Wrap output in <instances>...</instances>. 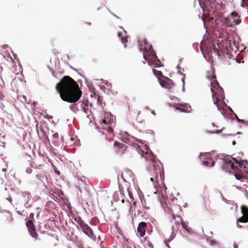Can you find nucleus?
<instances>
[{
	"label": "nucleus",
	"instance_id": "obj_1",
	"mask_svg": "<svg viewBox=\"0 0 248 248\" xmlns=\"http://www.w3.org/2000/svg\"><path fill=\"white\" fill-rule=\"evenodd\" d=\"M56 90L63 101L70 103L78 101L82 94L78 84L68 76L63 77L56 84Z\"/></svg>",
	"mask_w": 248,
	"mask_h": 248
},
{
	"label": "nucleus",
	"instance_id": "obj_2",
	"mask_svg": "<svg viewBox=\"0 0 248 248\" xmlns=\"http://www.w3.org/2000/svg\"><path fill=\"white\" fill-rule=\"evenodd\" d=\"M211 91L212 93V98L214 104L217 106L221 113L224 114L225 110L220 103V99L223 98L224 92L223 89L220 87L218 82H215L211 85Z\"/></svg>",
	"mask_w": 248,
	"mask_h": 248
},
{
	"label": "nucleus",
	"instance_id": "obj_3",
	"mask_svg": "<svg viewBox=\"0 0 248 248\" xmlns=\"http://www.w3.org/2000/svg\"><path fill=\"white\" fill-rule=\"evenodd\" d=\"M73 218L78 224L77 225L78 229H80L83 232L94 241L96 240V235L94 234L93 230L83 220H82L80 217L78 215H74Z\"/></svg>",
	"mask_w": 248,
	"mask_h": 248
},
{
	"label": "nucleus",
	"instance_id": "obj_4",
	"mask_svg": "<svg viewBox=\"0 0 248 248\" xmlns=\"http://www.w3.org/2000/svg\"><path fill=\"white\" fill-rule=\"evenodd\" d=\"M140 50L143 51V58L145 60H155L156 57V54L155 51L153 49V46L150 44H147L143 47L142 45L140 48Z\"/></svg>",
	"mask_w": 248,
	"mask_h": 248
},
{
	"label": "nucleus",
	"instance_id": "obj_5",
	"mask_svg": "<svg viewBox=\"0 0 248 248\" xmlns=\"http://www.w3.org/2000/svg\"><path fill=\"white\" fill-rule=\"evenodd\" d=\"M163 167L160 163L157 161L153 162L150 167V170L151 175L155 177V181H158V177L159 175L161 177V171Z\"/></svg>",
	"mask_w": 248,
	"mask_h": 248
},
{
	"label": "nucleus",
	"instance_id": "obj_6",
	"mask_svg": "<svg viewBox=\"0 0 248 248\" xmlns=\"http://www.w3.org/2000/svg\"><path fill=\"white\" fill-rule=\"evenodd\" d=\"M143 147L144 150L140 148L139 154H140L146 160L150 161L152 162V163H153V162L156 161L155 156L149 149L147 148L146 146H143Z\"/></svg>",
	"mask_w": 248,
	"mask_h": 248
},
{
	"label": "nucleus",
	"instance_id": "obj_7",
	"mask_svg": "<svg viewBox=\"0 0 248 248\" xmlns=\"http://www.w3.org/2000/svg\"><path fill=\"white\" fill-rule=\"evenodd\" d=\"M223 169L226 171L233 173L237 171L238 167L234 165L232 159L230 157H227L224 159V164L223 165Z\"/></svg>",
	"mask_w": 248,
	"mask_h": 248
},
{
	"label": "nucleus",
	"instance_id": "obj_8",
	"mask_svg": "<svg viewBox=\"0 0 248 248\" xmlns=\"http://www.w3.org/2000/svg\"><path fill=\"white\" fill-rule=\"evenodd\" d=\"M79 103L80 104V109L79 110L83 111L86 115H90L91 113L92 104L89 103L88 100H84L81 103Z\"/></svg>",
	"mask_w": 248,
	"mask_h": 248
},
{
	"label": "nucleus",
	"instance_id": "obj_9",
	"mask_svg": "<svg viewBox=\"0 0 248 248\" xmlns=\"http://www.w3.org/2000/svg\"><path fill=\"white\" fill-rule=\"evenodd\" d=\"M114 147L119 154L123 155L125 152L127 146L124 143L115 141L114 143Z\"/></svg>",
	"mask_w": 248,
	"mask_h": 248
},
{
	"label": "nucleus",
	"instance_id": "obj_10",
	"mask_svg": "<svg viewBox=\"0 0 248 248\" xmlns=\"http://www.w3.org/2000/svg\"><path fill=\"white\" fill-rule=\"evenodd\" d=\"M113 121L112 115L110 114L106 113L105 114L100 123L103 126H107L109 128Z\"/></svg>",
	"mask_w": 248,
	"mask_h": 248
},
{
	"label": "nucleus",
	"instance_id": "obj_11",
	"mask_svg": "<svg viewBox=\"0 0 248 248\" xmlns=\"http://www.w3.org/2000/svg\"><path fill=\"white\" fill-rule=\"evenodd\" d=\"M26 224L30 234L33 237L37 238L38 235L33 222L31 220H29L26 222Z\"/></svg>",
	"mask_w": 248,
	"mask_h": 248
},
{
	"label": "nucleus",
	"instance_id": "obj_12",
	"mask_svg": "<svg viewBox=\"0 0 248 248\" xmlns=\"http://www.w3.org/2000/svg\"><path fill=\"white\" fill-rule=\"evenodd\" d=\"M243 216L237 220L242 223H246L248 222V208L246 205H242L241 207Z\"/></svg>",
	"mask_w": 248,
	"mask_h": 248
},
{
	"label": "nucleus",
	"instance_id": "obj_13",
	"mask_svg": "<svg viewBox=\"0 0 248 248\" xmlns=\"http://www.w3.org/2000/svg\"><path fill=\"white\" fill-rule=\"evenodd\" d=\"M205 77L211 82V85L215 82H217L215 74V69L213 67H211L210 71L207 72Z\"/></svg>",
	"mask_w": 248,
	"mask_h": 248
},
{
	"label": "nucleus",
	"instance_id": "obj_14",
	"mask_svg": "<svg viewBox=\"0 0 248 248\" xmlns=\"http://www.w3.org/2000/svg\"><path fill=\"white\" fill-rule=\"evenodd\" d=\"M160 84L167 89H170L173 86L172 80L167 77L160 80Z\"/></svg>",
	"mask_w": 248,
	"mask_h": 248
},
{
	"label": "nucleus",
	"instance_id": "obj_15",
	"mask_svg": "<svg viewBox=\"0 0 248 248\" xmlns=\"http://www.w3.org/2000/svg\"><path fill=\"white\" fill-rule=\"evenodd\" d=\"M147 223L145 222H141L139 224L137 228V232L140 237H143L145 234Z\"/></svg>",
	"mask_w": 248,
	"mask_h": 248
},
{
	"label": "nucleus",
	"instance_id": "obj_16",
	"mask_svg": "<svg viewBox=\"0 0 248 248\" xmlns=\"http://www.w3.org/2000/svg\"><path fill=\"white\" fill-rule=\"evenodd\" d=\"M176 108L182 112L187 113L190 112L191 110V108L190 106L188 104H185L184 105L182 104H177Z\"/></svg>",
	"mask_w": 248,
	"mask_h": 248
},
{
	"label": "nucleus",
	"instance_id": "obj_17",
	"mask_svg": "<svg viewBox=\"0 0 248 248\" xmlns=\"http://www.w3.org/2000/svg\"><path fill=\"white\" fill-rule=\"evenodd\" d=\"M231 19L233 20V22H234L236 25H238L241 22L238 14L236 12H232L231 15L226 19V21H227L228 20Z\"/></svg>",
	"mask_w": 248,
	"mask_h": 248
},
{
	"label": "nucleus",
	"instance_id": "obj_18",
	"mask_svg": "<svg viewBox=\"0 0 248 248\" xmlns=\"http://www.w3.org/2000/svg\"><path fill=\"white\" fill-rule=\"evenodd\" d=\"M36 131L38 134L39 135L41 134V136L44 139H48L46 132L43 129V126L41 124H39L38 123L36 125Z\"/></svg>",
	"mask_w": 248,
	"mask_h": 248
},
{
	"label": "nucleus",
	"instance_id": "obj_19",
	"mask_svg": "<svg viewBox=\"0 0 248 248\" xmlns=\"http://www.w3.org/2000/svg\"><path fill=\"white\" fill-rule=\"evenodd\" d=\"M148 63L149 65H154L155 67H158L160 65L161 62L159 60L157 59V57L156 55V57L155 58V60H145Z\"/></svg>",
	"mask_w": 248,
	"mask_h": 248
},
{
	"label": "nucleus",
	"instance_id": "obj_20",
	"mask_svg": "<svg viewBox=\"0 0 248 248\" xmlns=\"http://www.w3.org/2000/svg\"><path fill=\"white\" fill-rule=\"evenodd\" d=\"M232 160H233V161L238 165L239 167L244 169L247 168V166L248 165V162L247 160H243L238 161L234 158H232Z\"/></svg>",
	"mask_w": 248,
	"mask_h": 248
},
{
	"label": "nucleus",
	"instance_id": "obj_21",
	"mask_svg": "<svg viewBox=\"0 0 248 248\" xmlns=\"http://www.w3.org/2000/svg\"><path fill=\"white\" fill-rule=\"evenodd\" d=\"M178 219L177 221H175V223H181L182 225L183 228L186 231H188V227L186 224L185 221L182 219V218L180 217V216H177Z\"/></svg>",
	"mask_w": 248,
	"mask_h": 248
},
{
	"label": "nucleus",
	"instance_id": "obj_22",
	"mask_svg": "<svg viewBox=\"0 0 248 248\" xmlns=\"http://www.w3.org/2000/svg\"><path fill=\"white\" fill-rule=\"evenodd\" d=\"M77 185L79 188L85 187L86 180L85 179L78 178Z\"/></svg>",
	"mask_w": 248,
	"mask_h": 248
},
{
	"label": "nucleus",
	"instance_id": "obj_23",
	"mask_svg": "<svg viewBox=\"0 0 248 248\" xmlns=\"http://www.w3.org/2000/svg\"><path fill=\"white\" fill-rule=\"evenodd\" d=\"M118 36L121 40L122 43L124 45V46L126 47V44L127 43V37H125L124 35L121 32L118 33Z\"/></svg>",
	"mask_w": 248,
	"mask_h": 248
},
{
	"label": "nucleus",
	"instance_id": "obj_24",
	"mask_svg": "<svg viewBox=\"0 0 248 248\" xmlns=\"http://www.w3.org/2000/svg\"><path fill=\"white\" fill-rule=\"evenodd\" d=\"M233 173H234L235 178L241 182H244L245 179H247V178L244 175L237 173V171Z\"/></svg>",
	"mask_w": 248,
	"mask_h": 248
},
{
	"label": "nucleus",
	"instance_id": "obj_25",
	"mask_svg": "<svg viewBox=\"0 0 248 248\" xmlns=\"http://www.w3.org/2000/svg\"><path fill=\"white\" fill-rule=\"evenodd\" d=\"M8 215L9 216H3L2 217V219L5 223H8L10 221H12V218L11 216L9 214H8Z\"/></svg>",
	"mask_w": 248,
	"mask_h": 248
},
{
	"label": "nucleus",
	"instance_id": "obj_26",
	"mask_svg": "<svg viewBox=\"0 0 248 248\" xmlns=\"http://www.w3.org/2000/svg\"><path fill=\"white\" fill-rule=\"evenodd\" d=\"M215 162L212 159H209V160L204 161L203 162V164L205 166L212 167L215 164Z\"/></svg>",
	"mask_w": 248,
	"mask_h": 248
},
{
	"label": "nucleus",
	"instance_id": "obj_27",
	"mask_svg": "<svg viewBox=\"0 0 248 248\" xmlns=\"http://www.w3.org/2000/svg\"><path fill=\"white\" fill-rule=\"evenodd\" d=\"M134 138L132 137H127V138H126V137H123V139H122V140L125 142L126 143H127V144H130L131 143V140H134Z\"/></svg>",
	"mask_w": 248,
	"mask_h": 248
},
{
	"label": "nucleus",
	"instance_id": "obj_28",
	"mask_svg": "<svg viewBox=\"0 0 248 248\" xmlns=\"http://www.w3.org/2000/svg\"><path fill=\"white\" fill-rule=\"evenodd\" d=\"M153 72L154 75L158 78L162 76V73L160 71H158L156 69H153Z\"/></svg>",
	"mask_w": 248,
	"mask_h": 248
},
{
	"label": "nucleus",
	"instance_id": "obj_29",
	"mask_svg": "<svg viewBox=\"0 0 248 248\" xmlns=\"http://www.w3.org/2000/svg\"><path fill=\"white\" fill-rule=\"evenodd\" d=\"M19 98H20V101H22V102H23V103L25 102L27 104L30 103V101L29 100L28 101L27 100V98H26V96L21 95V96H20Z\"/></svg>",
	"mask_w": 248,
	"mask_h": 248
},
{
	"label": "nucleus",
	"instance_id": "obj_30",
	"mask_svg": "<svg viewBox=\"0 0 248 248\" xmlns=\"http://www.w3.org/2000/svg\"><path fill=\"white\" fill-rule=\"evenodd\" d=\"M241 5L243 7L247 6L248 8H247V9H248L247 12H248V0H242V2Z\"/></svg>",
	"mask_w": 248,
	"mask_h": 248
},
{
	"label": "nucleus",
	"instance_id": "obj_31",
	"mask_svg": "<svg viewBox=\"0 0 248 248\" xmlns=\"http://www.w3.org/2000/svg\"><path fill=\"white\" fill-rule=\"evenodd\" d=\"M97 103L100 105H101L102 104H101V102L102 101V97H101V96H100L99 95L97 94Z\"/></svg>",
	"mask_w": 248,
	"mask_h": 248
},
{
	"label": "nucleus",
	"instance_id": "obj_32",
	"mask_svg": "<svg viewBox=\"0 0 248 248\" xmlns=\"http://www.w3.org/2000/svg\"><path fill=\"white\" fill-rule=\"evenodd\" d=\"M137 213L135 212L134 214V216L135 217H137L139 216L140 215L141 213V211L139 209L137 210Z\"/></svg>",
	"mask_w": 248,
	"mask_h": 248
},
{
	"label": "nucleus",
	"instance_id": "obj_33",
	"mask_svg": "<svg viewBox=\"0 0 248 248\" xmlns=\"http://www.w3.org/2000/svg\"><path fill=\"white\" fill-rule=\"evenodd\" d=\"M32 171V168L31 167H29L26 168V172L28 174H31Z\"/></svg>",
	"mask_w": 248,
	"mask_h": 248
},
{
	"label": "nucleus",
	"instance_id": "obj_34",
	"mask_svg": "<svg viewBox=\"0 0 248 248\" xmlns=\"http://www.w3.org/2000/svg\"><path fill=\"white\" fill-rule=\"evenodd\" d=\"M24 196H27V199H30L31 198V195L29 192H25L24 193Z\"/></svg>",
	"mask_w": 248,
	"mask_h": 248
},
{
	"label": "nucleus",
	"instance_id": "obj_35",
	"mask_svg": "<svg viewBox=\"0 0 248 248\" xmlns=\"http://www.w3.org/2000/svg\"><path fill=\"white\" fill-rule=\"evenodd\" d=\"M137 203L136 202H133L132 204L131 205V208H134V210L135 211L137 209Z\"/></svg>",
	"mask_w": 248,
	"mask_h": 248
},
{
	"label": "nucleus",
	"instance_id": "obj_36",
	"mask_svg": "<svg viewBox=\"0 0 248 248\" xmlns=\"http://www.w3.org/2000/svg\"><path fill=\"white\" fill-rule=\"evenodd\" d=\"M211 245L214 246V245H217L218 244V243L214 240H211L210 242Z\"/></svg>",
	"mask_w": 248,
	"mask_h": 248
},
{
	"label": "nucleus",
	"instance_id": "obj_37",
	"mask_svg": "<svg viewBox=\"0 0 248 248\" xmlns=\"http://www.w3.org/2000/svg\"><path fill=\"white\" fill-rule=\"evenodd\" d=\"M208 155V153H205L204 154H201V155L199 156V157L200 158V159H202V157L203 156H207Z\"/></svg>",
	"mask_w": 248,
	"mask_h": 248
},
{
	"label": "nucleus",
	"instance_id": "obj_38",
	"mask_svg": "<svg viewBox=\"0 0 248 248\" xmlns=\"http://www.w3.org/2000/svg\"><path fill=\"white\" fill-rule=\"evenodd\" d=\"M4 97V95L3 93L0 91V99L2 100Z\"/></svg>",
	"mask_w": 248,
	"mask_h": 248
},
{
	"label": "nucleus",
	"instance_id": "obj_39",
	"mask_svg": "<svg viewBox=\"0 0 248 248\" xmlns=\"http://www.w3.org/2000/svg\"><path fill=\"white\" fill-rule=\"evenodd\" d=\"M143 43L144 46L147 45V44H149V43L146 39H144L143 40Z\"/></svg>",
	"mask_w": 248,
	"mask_h": 248
},
{
	"label": "nucleus",
	"instance_id": "obj_40",
	"mask_svg": "<svg viewBox=\"0 0 248 248\" xmlns=\"http://www.w3.org/2000/svg\"><path fill=\"white\" fill-rule=\"evenodd\" d=\"M53 137L55 139H58L59 137V135L58 133H55L53 135Z\"/></svg>",
	"mask_w": 248,
	"mask_h": 248
},
{
	"label": "nucleus",
	"instance_id": "obj_41",
	"mask_svg": "<svg viewBox=\"0 0 248 248\" xmlns=\"http://www.w3.org/2000/svg\"><path fill=\"white\" fill-rule=\"evenodd\" d=\"M175 237V235L173 232H172L171 234L170 235V240H172Z\"/></svg>",
	"mask_w": 248,
	"mask_h": 248
},
{
	"label": "nucleus",
	"instance_id": "obj_42",
	"mask_svg": "<svg viewBox=\"0 0 248 248\" xmlns=\"http://www.w3.org/2000/svg\"><path fill=\"white\" fill-rule=\"evenodd\" d=\"M236 117L237 118V121H238V122L242 123H244V120L239 119L237 116H236Z\"/></svg>",
	"mask_w": 248,
	"mask_h": 248
},
{
	"label": "nucleus",
	"instance_id": "obj_43",
	"mask_svg": "<svg viewBox=\"0 0 248 248\" xmlns=\"http://www.w3.org/2000/svg\"><path fill=\"white\" fill-rule=\"evenodd\" d=\"M110 92H112V94H115V93H117V92H115L114 91H113V90L112 89V86H111L110 88L109 89Z\"/></svg>",
	"mask_w": 248,
	"mask_h": 248
},
{
	"label": "nucleus",
	"instance_id": "obj_44",
	"mask_svg": "<svg viewBox=\"0 0 248 248\" xmlns=\"http://www.w3.org/2000/svg\"><path fill=\"white\" fill-rule=\"evenodd\" d=\"M142 204L143 208H144L145 209H150L149 207H148V206H146L145 205H143V203L142 202Z\"/></svg>",
	"mask_w": 248,
	"mask_h": 248
},
{
	"label": "nucleus",
	"instance_id": "obj_45",
	"mask_svg": "<svg viewBox=\"0 0 248 248\" xmlns=\"http://www.w3.org/2000/svg\"><path fill=\"white\" fill-rule=\"evenodd\" d=\"M150 180L152 182H156L155 181V177H153L152 176V177L150 178Z\"/></svg>",
	"mask_w": 248,
	"mask_h": 248
},
{
	"label": "nucleus",
	"instance_id": "obj_46",
	"mask_svg": "<svg viewBox=\"0 0 248 248\" xmlns=\"http://www.w3.org/2000/svg\"><path fill=\"white\" fill-rule=\"evenodd\" d=\"M171 218L173 220H175L176 219V216L174 214L171 215Z\"/></svg>",
	"mask_w": 248,
	"mask_h": 248
},
{
	"label": "nucleus",
	"instance_id": "obj_47",
	"mask_svg": "<svg viewBox=\"0 0 248 248\" xmlns=\"http://www.w3.org/2000/svg\"><path fill=\"white\" fill-rule=\"evenodd\" d=\"M85 24L89 25V26H91V22H86Z\"/></svg>",
	"mask_w": 248,
	"mask_h": 248
},
{
	"label": "nucleus",
	"instance_id": "obj_48",
	"mask_svg": "<svg viewBox=\"0 0 248 248\" xmlns=\"http://www.w3.org/2000/svg\"><path fill=\"white\" fill-rule=\"evenodd\" d=\"M232 144H233V145H234V144H235V141H233Z\"/></svg>",
	"mask_w": 248,
	"mask_h": 248
},
{
	"label": "nucleus",
	"instance_id": "obj_49",
	"mask_svg": "<svg viewBox=\"0 0 248 248\" xmlns=\"http://www.w3.org/2000/svg\"><path fill=\"white\" fill-rule=\"evenodd\" d=\"M245 171H246L247 172H248V169L247 168V170H245Z\"/></svg>",
	"mask_w": 248,
	"mask_h": 248
},
{
	"label": "nucleus",
	"instance_id": "obj_50",
	"mask_svg": "<svg viewBox=\"0 0 248 248\" xmlns=\"http://www.w3.org/2000/svg\"><path fill=\"white\" fill-rule=\"evenodd\" d=\"M2 170H3V171H5V170H6V169H2Z\"/></svg>",
	"mask_w": 248,
	"mask_h": 248
},
{
	"label": "nucleus",
	"instance_id": "obj_51",
	"mask_svg": "<svg viewBox=\"0 0 248 248\" xmlns=\"http://www.w3.org/2000/svg\"><path fill=\"white\" fill-rule=\"evenodd\" d=\"M107 140L108 141V142H110V140H109V139H107Z\"/></svg>",
	"mask_w": 248,
	"mask_h": 248
},
{
	"label": "nucleus",
	"instance_id": "obj_52",
	"mask_svg": "<svg viewBox=\"0 0 248 248\" xmlns=\"http://www.w3.org/2000/svg\"><path fill=\"white\" fill-rule=\"evenodd\" d=\"M234 247L235 248H237V246L234 245Z\"/></svg>",
	"mask_w": 248,
	"mask_h": 248
},
{
	"label": "nucleus",
	"instance_id": "obj_53",
	"mask_svg": "<svg viewBox=\"0 0 248 248\" xmlns=\"http://www.w3.org/2000/svg\"><path fill=\"white\" fill-rule=\"evenodd\" d=\"M52 118V116H51V117L49 116V117H48V119L49 118Z\"/></svg>",
	"mask_w": 248,
	"mask_h": 248
},
{
	"label": "nucleus",
	"instance_id": "obj_54",
	"mask_svg": "<svg viewBox=\"0 0 248 248\" xmlns=\"http://www.w3.org/2000/svg\"><path fill=\"white\" fill-rule=\"evenodd\" d=\"M164 187H165V189H167V187H166V186H164Z\"/></svg>",
	"mask_w": 248,
	"mask_h": 248
},
{
	"label": "nucleus",
	"instance_id": "obj_55",
	"mask_svg": "<svg viewBox=\"0 0 248 248\" xmlns=\"http://www.w3.org/2000/svg\"><path fill=\"white\" fill-rule=\"evenodd\" d=\"M94 95L95 96H96V94L95 93H94Z\"/></svg>",
	"mask_w": 248,
	"mask_h": 248
},
{
	"label": "nucleus",
	"instance_id": "obj_56",
	"mask_svg": "<svg viewBox=\"0 0 248 248\" xmlns=\"http://www.w3.org/2000/svg\"><path fill=\"white\" fill-rule=\"evenodd\" d=\"M173 228H174V227L172 226V229H173Z\"/></svg>",
	"mask_w": 248,
	"mask_h": 248
}]
</instances>
